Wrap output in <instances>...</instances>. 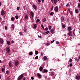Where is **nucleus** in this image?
<instances>
[{
  "instance_id": "nucleus-1",
  "label": "nucleus",
  "mask_w": 80,
  "mask_h": 80,
  "mask_svg": "<svg viewBox=\"0 0 80 80\" xmlns=\"http://www.w3.org/2000/svg\"><path fill=\"white\" fill-rule=\"evenodd\" d=\"M30 13L31 15L30 16V18L32 20H33V17L35 14H34L33 12L32 11H31Z\"/></svg>"
},
{
  "instance_id": "nucleus-2",
  "label": "nucleus",
  "mask_w": 80,
  "mask_h": 80,
  "mask_svg": "<svg viewBox=\"0 0 80 80\" xmlns=\"http://www.w3.org/2000/svg\"><path fill=\"white\" fill-rule=\"evenodd\" d=\"M23 76V74H21V75H20L18 78V80H21V79H22V78Z\"/></svg>"
},
{
  "instance_id": "nucleus-3",
  "label": "nucleus",
  "mask_w": 80,
  "mask_h": 80,
  "mask_svg": "<svg viewBox=\"0 0 80 80\" xmlns=\"http://www.w3.org/2000/svg\"><path fill=\"white\" fill-rule=\"evenodd\" d=\"M54 10L56 12H58V7L56 6L54 8Z\"/></svg>"
},
{
  "instance_id": "nucleus-4",
  "label": "nucleus",
  "mask_w": 80,
  "mask_h": 80,
  "mask_svg": "<svg viewBox=\"0 0 80 80\" xmlns=\"http://www.w3.org/2000/svg\"><path fill=\"white\" fill-rule=\"evenodd\" d=\"M32 7L34 10H37V6H36V5H35V4H33Z\"/></svg>"
},
{
  "instance_id": "nucleus-5",
  "label": "nucleus",
  "mask_w": 80,
  "mask_h": 80,
  "mask_svg": "<svg viewBox=\"0 0 80 80\" xmlns=\"http://www.w3.org/2000/svg\"><path fill=\"white\" fill-rule=\"evenodd\" d=\"M1 15H5V11L3 10H2L1 11Z\"/></svg>"
},
{
  "instance_id": "nucleus-6",
  "label": "nucleus",
  "mask_w": 80,
  "mask_h": 80,
  "mask_svg": "<svg viewBox=\"0 0 80 80\" xmlns=\"http://www.w3.org/2000/svg\"><path fill=\"white\" fill-rule=\"evenodd\" d=\"M48 72V70L45 69H44L43 71H42V72L43 73H47Z\"/></svg>"
},
{
  "instance_id": "nucleus-7",
  "label": "nucleus",
  "mask_w": 80,
  "mask_h": 80,
  "mask_svg": "<svg viewBox=\"0 0 80 80\" xmlns=\"http://www.w3.org/2000/svg\"><path fill=\"white\" fill-rule=\"evenodd\" d=\"M7 53H9L10 52V48H8L6 49Z\"/></svg>"
},
{
  "instance_id": "nucleus-8",
  "label": "nucleus",
  "mask_w": 80,
  "mask_h": 80,
  "mask_svg": "<svg viewBox=\"0 0 80 80\" xmlns=\"http://www.w3.org/2000/svg\"><path fill=\"white\" fill-rule=\"evenodd\" d=\"M14 64L16 66H17L18 65V61L16 60L14 63Z\"/></svg>"
},
{
  "instance_id": "nucleus-9",
  "label": "nucleus",
  "mask_w": 80,
  "mask_h": 80,
  "mask_svg": "<svg viewBox=\"0 0 80 80\" xmlns=\"http://www.w3.org/2000/svg\"><path fill=\"white\" fill-rule=\"evenodd\" d=\"M72 31H71L69 32V33H68V35H69V36H72Z\"/></svg>"
},
{
  "instance_id": "nucleus-10",
  "label": "nucleus",
  "mask_w": 80,
  "mask_h": 80,
  "mask_svg": "<svg viewBox=\"0 0 80 80\" xmlns=\"http://www.w3.org/2000/svg\"><path fill=\"white\" fill-rule=\"evenodd\" d=\"M51 33H52V34L54 33H55V31H54V29H51Z\"/></svg>"
},
{
  "instance_id": "nucleus-11",
  "label": "nucleus",
  "mask_w": 80,
  "mask_h": 80,
  "mask_svg": "<svg viewBox=\"0 0 80 80\" xmlns=\"http://www.w3.org/2000/svg\"><path fill=\"white\" fill-rule=\"evenodd\" d=\"M76 78L77 80H80V76L77 75L76 77Z\"/></svg>"
},
{
  "instance_id": "nucleus-12",
  "label": "nucleus",
  "mask_w": 80,
  "mask_h": 80,
  "mask_svg": "<svg viewBox=\"0 0 80 80\" xmlns=\"http://www.w3.org/2000/svg\"><path fill=\"white\" fill-rule=\"evenodd\" d=\"M43 69V68L42 67H40L39 68V70L40 72H42Z\"/></svg>"
},
{
  "instance_id": "nucleus-13",
  "label": "nucleus",
  "mask_w": 80,
  "mask_h": 80,
  "mask_svg": "<svg viewBox=\"0 0 80 80\" xmlns=\"http://www.w3.org/2000/svg\"><path fill=\"white\" fill-rule=\"evenodd\" d=\"M3 39H0V42L1 44H2L3 43Z\"/></svg>"
},
{
  "instance_id": "nucleus-14",
  "label": "nucleus",
  "mask_w": 80,
  "mask_h": 80,
  "mask_svg": "<svg viewBox=\"0 0 80 80\" xmlns=\"http://www.w3.org/2000/svg\"><path fill=\"white\" fill-rule=\"evenodd\" d=\"M37 75L39 78H40L42 77V76L41 75V74H40L39 73L37 74Z\"/></svg>"
},
{
  "instance_id": "nucleus-15",
  "label": "nucleus",
  "mask_w": 80,
  "mask_h": 80,
  "mask_svg": "<svg viewBox=\"0 0 80 80\" xmlns=\"http://www.w3.org/2000/svg\"><path fill=\"white\" fill-rule=\"evenodd\" d=\"M55 75V73L53 72H51V76H53Z\"/></svg>"
},
{
  "instance_id": "nucleus-16",
  "label": "nucleus",
  "mask_w": 80,
  "mask_h": 80,
  "mask_svg": "<svg viewBox=\"0 0 80 80\" xmlns=\"http://www.w3.org/2000/svg\"><path fill=\"white\" fill-rule=\"evenodd\" d=\"M43 58L44 60H47V57L46 56H45L43 57Z\"/></svg>"
},
{
  "instance_id": "nucleus-17",
  "label": "nucleus",
  "mask_w": 80,
  "mask_h": 80,
  "mask_svg": "<svg viewBox=\"0 0 80 80\" xmlns=\"http://www.w3.org/2000/svg\"><path fill=\"white\" fill-rule=\"evenodd\" d=\"M42 22H46L47 21V19L45 18H44V19H43L42 20Z\"/></svg>"
},
{
  "instance_id": "nucleus-18",
  "label": "nucleus",
  "mask_w": 80,
  "mask_h": 80,
  "mask_svg": "<svg viewBox=\"0 0 80 80\" xmlns=\"http://www.w3.org/2000/svg\"><path fill=\"white\" fill-rule=\"evenodd\" d=\"M61 20L62 22H64V21H65V19L64 18L62 17L61 18Z\"/></svg>"
},
{
  "instance_id": "nucleus-19",
  "label": "nucleus",
  "mask_w": 80,
  "mask_h": 80,
  "mask_svg": "<svg viewBox=\"0 0 80 80\" xmlns=\"http://www.w3.org/2000/svg\"><path fill=\"white\" fill-rule=\"evenodd\" d=\"M9 65L10 67H12V62H9Z\"/></svg>"
},
{
  "instance_id": "nucleus-20",
  "label": "nucleus",
  "mask_w": 80,
  "mask_h": 80,
  "mask_svg": "<svg viewBox=\"0 0 80 80\" xmlns=\"http://www.w3.org/2000/svg\"><path fill=\"white\" fill-rule=\"evenodd\" d=\"M37 24H35L34 25L33 28H35V29L37 28Z\"/></svg>"
},
{
  "instance_id": "nucleus-21",
  "label": "nucleus",
  "mask_w": 80,
  "mask_h": 80,
  "mask_svg": "<svg viewBox=\"0 0 80 80\" xmlns=\"http://www.w3.org/2000/svg\"><path fill=\"white\" fill-rule=\"evenodd\" d=\"M75 11V12L76 13H78V9H76Z\"/></svg>"
},
{
  "instance_id": "nucleus-22",
  "label": "nucleus",
  "mask_w": 80,
  "mask_h": 80,
  "mask_svg": "<svg viewBox=\"0 0 80 80\" xmlns=\"http://www.w3.org/2000/svg\"><path fill=\"white\" fill-rule=\"evenodd\" d=\"M33 55V52H30L29 53V55Z\"/></svg>"
},
{
  "instance_id": "nucleus-23",
  "label": "nucleus",
  "mask_w": 80,
  "mask_h": 80,
  "mask_svg": "<svg viewBox=\"0 0 80 80\" xmlns=\"http://www.w3.org/2000/svg\"><path fill=\"white\" fill-rule=\"evenodd\" d=\"M72 30V28L70 27H68V30L69 31H71V30Z\"/></svg>"
},
{
  "instance_id": "nucleus-24",
  "label": "nucleus",
  "mask_w": 80,
  "mask_h": 80,
  "mask_svg": "<svg viewBox=\"0 0 80 80\" xmlns=\"http://www.w3.org/2000/svg\"><path fill=\"white\" fill-rule=\"evenodd\" d=\"M62 27L63 28H65V25L62 24Z\"/></svg>"
},
{
  "instance_id": "nucleus-25",
  "label": "nucleus",
  "mask_w": 80,
  "mask_h": 80,
  "mask_svg": "<svg viewBox=\"0 0 80 80\" xmlns=\"http://www.w3.org/2000/svg\"><path fill=\"white\" fill-rule=\"evenodd\" d=\"M15 25L12 24V28L13 29H14V28H15L14 26Z\"/></svg>"
},
{
  "instance_id": "nucleus-26",
  "label": "nucleus",
  "mask_w": 80,
  "mask_h": 80,
  "mask_svg": "<svg viewBox=\"0 0 80 80\" xmlns=\"http://www.w3.org/2000/svg\"><path fill=\"white\" fill-rule=\"evenodd\" d=\"M57 0H54V4H55L56 5L57 4Z\"/></svg>"
},
{
  "instance_id": "nucleus-27",
  "label": "nucleus",
  "mask_w": 80,
  "mask_h": 80,
  "mask_svg": "<svg viewBox=\"0 0 80 80\" xmlns=\"http://www.w3.org/2000/svg\"><path fill=\"white\" fill-rule=\"evenodd\" d=\"M19 17V16L18 15H17L15 16V18H16V19H18Z\"/></svg>"
},
{
  "instance_id": "nucleus-28",
  "label": "nucleus",
  "mask_w": 80,
  "mask_h": 80,
  "mask_svg": "<svg viewBox=\"0 0 80 80\" xmlns=\"http://www.w3.org/2000/svg\"><path fill=\"white\" fill-rule=\"evenodd\" d=\"M38 51H35V55H38Z\"/></svg>"
},
{
  "instance_id": "nucleus-29",
  "label": "nucleus",
  "mask_w": 80,
  "mask_h": 80,
  "mask_svg": "<svg viewBox=\"0 0 80 80\" xmlns=\"http://www.w3.org/2000/svg\"><path fill=\"white\" fill-rule=\"evenodd\" d=\"M43 77H44L45 78L46 80H47V76H46L45 75H43Z\"/></svg>"
},
{
  "instance_id": "nucleus-30",
  "label": "nucleus",
  "mask_w": 80,
  "mask_h": 80,
  "mask_svg": "<svg viewBox=\"0 0 80 80\" xmlns=\"http://www.w3.org/2000/svg\"><path fill=\"white\" fill-rule=\"evenodd\" d=\"M11 20L12 21V22H13V21H14V18H13V17L11 18Z\"/></svg>"
},
{
  "instance_id": "nucleus-31",
  "label": "nucleus",
  "mask_w": 80,
  "mask_h": 80,
  "mask_svg": "<svg viewBox=\"0 0 80 80\" xmlns=\"http://www.w3.org/2000/svg\"><path fill=\"white\" fill-rule=\"evenodd\" d=\"M40 22V19H38L36 21V22Z\"/></svg>"
},
{
  "instance_id": "nucleus-32",
  "label": "nucleus",
  "mask_w": 80,
  "mask_h": 80,
  "mask_svg": "<svg viewBox=\"0 0 80 80\" xmlns=\"http://www.w3.org/2000/svg\"><path fill=\"white\" fill-rule=\"evenodd\" d=\"M28 15H26L25 16V18L26 19H28Z\"/></svg>"
},
{
  "instance_id": "nucleus-33",
  "label": "nucleus",
  "mask_w": 80,
  "mask_h": 80,
  "mask_svg": "<svg viewBox=\"0 0 80 80\" xmlns=\"http://www.w3.org/2000/svg\"><path fill=\"white\" fill-rule=\"evenodd\" d=\"M17 10L18 11L20 10V7H18L17 8Z\"/></svg>"
},
{
  "instance_id": "nucleus-34",
  "label": "nucleus",
  "mask_w": 80,
  "mask_h": 80,
  "mask_svg": "<svg viewBox=\"0 0 80 80\" xmlns=\"http://www.w3.org/2000/svg\"><path fill=\"white\" fill-rule=\"evenodd\" d=\"M41 27L43 29V30H45V28H44V27H43V26L42 25H41Z\"/></svg>"
},
{
  "instance_id": "nucleus-35",
  "label": "nucleus",
  "mask_w": 80,
  "mask_h": 80,
  "mask_svg": "<svg viewBox=\"0 0 80 80\" xmlns=\"http://www.w3.org/2000/svg\"><path fill=\"white\" fill-rule=\"evenodd\" d=\"M50 33V31H47L45 32V33L46 34H48V33Z\"/></svg>"
},
{
  "instance_id": "nucleus-36",
  "label": "nucleus",
  "mask_w": 80,
  "mask_h": 80,
  "mask_svg": "<svg viewBox=\"0 0 80 80\" xmlns=\"http://www.w3.org/2000/svg\"><path fill=\"white\" fill-rule=\"evenodd\" d=\"M7 43L8 45H10V42L9 41H7Z\"/></svg>"
},
{
  "instance_id": "nucleus-37",
  "label": "nucleus",
  "mask_w": 80,
  "mask_h": 80,
  "mask_svg": "<svg viewBox=\"0 0 80 80\" xmlns=\"http://www.w3.org/2000/svg\"><path fill=\"white\" fill-rule=\"evenodd\" d=\"M41 57H43V52H41Z\"/></svg>"
},
{
  "instance_id": "nucleus-38",
  "label": "nucleus",
  "mask_w": 80,
  "mask_h": 80,
  "mask_svg": "<svg viewBox=\"0 0 80 80\" xmlns=\"http://www.w3.org/2000/svg\"><path fill=\"white\" fill-rule=\"evenodd\" d=\"M69 62L70 63H71L72 62V59H70L69 60Z\"/></svg>"
},
{
  "instance_id": "nucleus-39",
  "label": "nucleus",
  "mask_w": 80,
  "mask_h": 80,
  "mask_svg": "<svg viewBox=\"0 0 80 80\" xmlns=\"http://www.w3.org/2000/svg\"><path fill=\"white\" fill-rule=\"evenodd\" d=\"M54 14V12H51L50 13V15H53Z\"/></svg>"
},
{
  "instance_id": "nucleus-40",
  "label": "nucleus",
  "mask_w": 80,
  "mask_h": 80,
  "mask_svg": "<svg viewBox=\"0 0 80 80\" xmlns=\"http://www.w3.org/2000/svg\"><path fill=\"white\" fill-rule=\"evenodd\" d=\"M6 74H7V75H8V74H9V71L8 70L6 71Z\"/></svg>"
},
{
  "instance_id": "nucleus-41",
  "label": "nucleus",
  "mask_w": 80,
  "mask_h": 80,
  "mask_svg": "<svg viewBox=\"0 0 80 80\" xmlns=\"http://www.w3.org/2000/svg\"><path fill=\"white\" fill-rule=\"evenodd\" d=\"M35 58L36 60H37V59H38V56H36L35 57Z\"/></svg>"
},
{
  "instance_id": "nucleus-42",
  "label": "nucleus",
  "mask_w": 80,
  "mask_h": 80,
  "mask_svg": "<svg viewBox=\"0 0 80 80\" xmlns=\"http://www.w3.org/2000/svg\"><path fill=\"white\" fill-rule=\"evenodd\" d=\"M72 65H73V64H72V63H71L70 64H69V66L70 67H72Z\"/></svg>"
},
{
  "instance_id": "nucleus-43",
  "label": "nucleus",
  "mask_w": 80,
  "mask_h": 80,
  "mask_svg": "<svg viewBox=\"0 0 80 80\" xmlns=\"http://www.w3.org/2000/svg\"><path fill=\"white\" fill-rule=\"evenodd\" d=\"M38 38H42V37L39 35H38Z\"/></svg>"
},
{
  "instance_id": "nucleus-44",
  "label": "nucleus",
  "mask_w": 80,
  "mask_h": 80,
  "mask_svg": "<svg viewBox=\"0 0 80 80\" xmlns=\"http://www.w3.org/2000/svg\"><path fill=\"white\" fill-rule=\"evenodd\" d=\"M2 72H4V70H5V68H2Z\"/></svg>"
},
{
  "instance_id": "nucleus-45",
  "label": "nucleus",
  "mask_w": 80,
  "mask_h": 80,
  "mask_svg": "<svg viewBox=\"0 0 80 80\" xmlns=\"http://www.w3.org/2000/svg\"><path fill=\"white\" fill-rule=\"evenodd\" d=\"M55 42V40H53V41H51V43H53V42Z\"/></svg>"
},
{
  "instance_id": "nucleus-46",
  "label": "nucleus",
  "mask_w": 80,
  "mask_h": 80,
  "mask_svg": "<svg viewBox=\"0 0 80 80\" xmlns=\"http://www.w3.org/2000/svg\"><path fill=\"white\" fill-rule=\"evenodd\" d=\"M48 28H49V30H50V29H51V26H49Z\"/></svg>"
},
{
  "instance_id": "nucleus-47",
  "label": "nucleus",
  "mask_w": 80,
  "mask_h": 80,
  "mask_svg": "<svg viewBox=\"0 0 80 80\" xmlns=\"http://www.w3.org/2000/svg\"><path fill=\"white\" fill-rule=\"evenodd\" d=\"M56 44H57V45H58V44H59V42L57 41L56 42Z\"/></svg>"
},
{
  "instance_id": "nucleus-48",
  "label": "nucleus",
  "mask_w": 80,
  "mask_h": 80,
  "mask_svg": "<svg viewBox=\"0 0 80 80\" xmlns=\"http://www.w3.org/2000/svg\"><path fill=\"white\" fill-rule=\"evenodd\" d=\"M22 32H19V34H20V35H22Z\"/></svg>"
},
{
  "instance_id": "nucleus-49",
  "label": "nucleus",
  "mask_w": 80,
  "mask_h": 80,
  "mask_svg": "<svg viewBox=\"0 0 80 80\" xmlns=\"http://www.w3.org/2000/svg\"><path fill=\"white\" fill-rule=\"evenodd\" d=\"M5 30H7V27L6 26H5Z\"/></svg>"
},
{
  "instance_id": "nucleus-50",
  "label": "nucleus",
  "mask_w": 80,
  "mask_h": 80,
  "mask_svg": "<svg viewBox=\"0 0 80 80\" xmlns=\"http://www.w3.org/2000/svg\"><path fill=\"white\" fill-rule=\"evenodd\" d=\"M50 45V43H49V42L47 43V46H48V45Z\"/></svg>"
},
{
  "instance_id": "nucleus-51",
  "label": "nucleus",
  "mask_w": 80,
  "mask_h": 80,
  "mask_svg": "<svg viewBox=\"0 0 80 80\" xmlns=\"http://www.w3.org/2000/svg\"><path fill=\"white\" fill-rule=\"evenodd\" d=\"M45 30L46 31H47V30H48V28H45Z\"/></svg>"
},
{
  "instance_id": "nucleus-52",
  "label": "nucleus",
  "mask_w": 80,
  "mask_h": 80,
  "mask_svg": "<svg viewBox=\"0 0 80 80\" xmlns=\"http://www.w3.org/2000/svg\"><path fill=\"white\" fill-rule=\"evenodd\" d=\"M31 79H32V80H34V78H33V77H31Z\"/></svg>"
},
{
  "instance_id": "nucleus-53",
  "label": "nucleus",
  "mask_w": 80,
  "mask_h": 80,
  "mask_svg": "<svg viewBox=\"0 0 80 80\" xmlns=\"http://www.w3.org/2000/svg\"><path fill=\"white\" fill-rule=\"evenodd\" d=\"M78 7L79 8H80V3H79L78 4Z\"/></svg>"
},
{
  "instance_id": "nucleus-54",
  "label": "nucleus",
  "mask_w": 80,
  "mask_h": 80,
  "mask_svg": "<svg viewBox=\"0 0 80 80\" xmlns=\"http://www.w3.org/2000/svg\"><path fill=\"white\" fill-rule=\"evenodd\" d=\"M7 37H8V38H9V39H10V37H9V35H8V36H7Z\"/></svg>"
},
{
  "instance_id": "nucleus-55",
  "label": "nucleus",
  "mask_w": 80,
  "mask_h": 80,
  "mask_svg": "<svg viewBox=\"0 0 80 80\" xmlns=\"http://www.w3.org/2000/svg\"><path fill=\"white\" fill-rule=\"evenodd\" d=\"M12 43H14V41L13 40L12 41H11Z\"/></svg>"
},
{
  "instance_id": "nucleus-56",
  "label": "nucleus",
  "mask_w": 80,
  "mask_h": 80,
  "mask_svg": "<svg viewBox=\"0 0 80 80\" xmlns=\"http://www.w3.org/2000/svg\"><path fill=\"white\" fill-rule=\"evenodd\" d=\"M38 0V2H39V3H40V2H41V0Z\"/></svg>"
},
{
  "instance_id": "nucleus-57",
  "label": "nucleus",
  "mask_w": 80,
  "mask_h": 80,
  "mask_svg": "<svg viewBox=\"0 0 80 80\" xmlns=\"http://www.w3.org/2000/svg\"><path fill=\"white\" fill-rule=\"evenodd\" d=\"M24 32H26V29L25 28V29H24Z\"/></svg>"
},
{
  "instance_id": "nucleus-58",
  "label": "nucleus",
  "mask_w": 80,
  "mask_h": 80,
  "mask_svg": "<svg viewBox=\"0 0 80 80\" xmlns=\"http://www.w3.org/2000/svg\"><path fill=\"white\" fill-rule=\"evenodd\" d=\"M76 60L77 62H79V59H76Z\"/></svg>"
},
{
  "instance_id": "nucleus-59",
  "label": "nucleus",
  "mask_w": 80,
  "mask_h": 80,
  "mask_svg": "<svg viewBox=\"0 0 80 80\" xmlns=\"http://www.w3.org/2000/svg\"><path fill=\"white\" fill-rule=\"evenodd\" d=\"M69 5V4L68 3L66 5V7H68V5Z\"/></svg>"
},
{
  "instance_id": "nucleus-60",
  "label": "nucleus",
  "mask_w": 80,
  "mask_h": 80,
  "mask_svg": "<svg viewBox=\"0 0 80 80\" xmlns=\"http://www.w3.org/2000/svg\"><path fill=\"white\" fill-rule=\"evenodd\" d=\"M10 79L9 77H7V80H8Z\"/></svg>"
},
{
  "instance_id": "nucleus-61",
  "label": "nucleus",
  "mask_w": 80,
  "mask_h": 80,
  "mask_svg": "<svg viewBox=\"0 0 80 80\" xmlns=\"http://www.w3.org/2000/svg\"><path fill=\"white\" fill-rule=\"evenodd\" d=\"M68 12H70V9L69 8H68Z\"/></svg>"
},
{
  "instance_id": "nucleus-62",
  "label": "nucleus",
  "mask_w": 80,
  "mask_h": 80,
  "mask_svg": "<svg viewBox=\"0 0 80 80\" xmlns=\"http://www.w3.org/2000/svg\"><path fill=\"white\" fill-rule=\"evenodd\" d=\"M23 80H26V79L25 78V77H24L23 79Z\"/></svg>"
},
{
  "instance_id": "nucleus-63",
  "label": "nucleus",
  "mask_w": 80,
  "mask_h": 80,
  "mask_svg": "<svg viewBox=\"0 0 80 80\" xmlns=\"http://www.w3.org/2000/svg\"><path fill=\"white\" fill-rule=\"evenodd\" d=\"M72 12V11H70L69 12V13H70V14Z\"/></svg>"
},
{
  "instance_id": "nucleus-64",
  "label": "nucleus",
  "mask_w": 80,
  "mask_h": 80,
  "mask_svg": "<svg viewBox=\"0 0 80 80\" xmlns=\"http://www.w3.org/2000/svg\"><path fill=\"white\" fill-rule=\"evenodd\" d=\"M70 14L71 15V16H72V12L70 13Z\"/></svg>"
}]
</instances>
